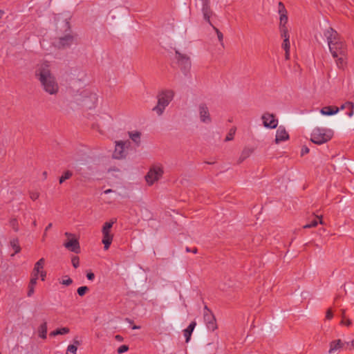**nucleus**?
I'll return each instance as SVG.
<instances>
[{
	"label": "nucleus",
	"mask_w": 354,
	"mask_h": 354,
	"mask_svg": "<svg viewBox=\"0 0 354 354\" xmlns=\"http://www.w3.org/2000/svg\"><path fill=\"white\" fill-rule=\"evenodd\" d=\"M333 136V130L324 127H315L310 135V140L317 145H322L329 141Z\"/></svg>",
	"instance_id": "7ed1b4c3"
},
{
	"label": "nucleus",
	"mask_w": 354,
	"mask_h": 354,
	"mask_svg": "<svg viewBox=\"0 0 354 354\" xmlns=\"http://www.w3.org/2000/svg\"><path fill=\"white\" fill-rule=\"evenodd\" d=\"M10 245L15 250V253H19L21 250V248L19 245V241L17 239H14L10 241Z\"/></svg>",
	"instance_id": "c85d7f7f"
},
{
	"label": "nucleus",
	"mask_w": 354,
	"mask_h": 354,
	"mask_svg": "<svg viewBox=\"0 0 354 354\" xmlns=\"http://www.w3.org/2000/svg\"><path fill=\"white\" fill-rule=\"evenodd\" d=\"M308 152H309V149L307 147H304L301 149V156H304V155L308 153Z\"/></svg>",
	"instance_id": "49530a36"
},
{
	"label": "nucleus",
	"mask_w": 354,
	"mask_h": 354,
	"mask_svg": "<svg viewBox=\"0 0 354 354\" xmlns=\"http://www.w3.org/2000/svg\"><path fill=\"white\" fill-rule=\"evenodd\" d=\"M69 331H70V329L68 328L64 327V328H58L55 330L52 331L50 333V335L53 337V336H56L58 335H65V334L68 333Z\"/></svg>",
	"instance_id": "a878e982"
},
{
	"label": "nucleus",
	"mask_w": 354,
	"mask_h": 354,
	"mask_svg": "<svg viewBox=\"0 0 354 354\" xmlns=\"http://www.w3.org/2000/svg\"><path fill=\"white\" fill-rule=\"evenodd\" d=\"M289 138V135L283 127L280 126L276 132L275 142L277 144L280 142L286 141Z\"/></svg>",
	"instance_id": "6ab92c4d"
},
{
	"label": "nucleus",
	"mask_w": 354,
	"mask_h": 354,
	"mask_svg": "<svg viewBox=\"0 0 354 354\" xmlns=\"http://www.w3.org/2000/svg\"><path fill=\"white\" fill-rule=\"evenodd\" d=\"M10 224L15 232H17L19 230L18 221L16 218L11 219L10 221Z\"/></svg>",
	"instance_id": "f704fd0d"
},
{
	"label": "nucleus",
	"mask_w": 354,
	"mask_h": 354,
	"mask_svg": "<svg viewBox=\"0 0 354 354\" xmlns=\"http://www.w3.org/2000/svg\"><path fill=\"white\" fill-rule=\"evenodd\" d=\"M346 55H339L338 57H335L336 59L335 62L336 65L339 68L343 69L346 65Z\"/></svg>",
	"instance_id": "4be33fe9"
},
{
	"label": "nucleus",
	"mask_w": 354,
	"mask_h": 354,
	"mask_svg": "<svg viewBox=\"0 0 354 354\" xmlns=\"http://www.w3.org/2000/svg\"><path fill=\"white\" fill-rule=\"evenodd\" d=\"M73 43V37L71 35H66L63 37H60L55 43V46L58 48H65L70 46Z\"/></svg>",
	"instance_id": "a211bd4d"
},
{
	"label": "nucleus",
	"mask_w": 354,
	"mask_h": 354,
	"mask_svg": "<svg viewBox=\"0 0 354 354\" xmlns=\"http://www.w3.org/2000/svg\"><path fill=\"white\" fill-rule=\"evenodd\" d=\"M89 98L94 105L97 101V95L95 93H89Z\"/></svg>",
	"instance_id": "58836bf2"
},
{
	"label": "nucleus",
	"mask_w": 354,
	"mask_h": 354,
	"mask_svg": "<svg viewBox=\"0 0 354 354\" xmlns=\"http://www.w3.org/2000/svg\"><path fill=\"white\" fill-rule=\"evenodd\" d=\"M281 38L283 39L281 44L282 48L285 50V59L288 60L290 59V35L288 32L283 30V33H280Z\"/></svg>",
	"instance_id": "2eb2a0df"
},
{
	"label": "nucleus",
	"mask_w": 354,
	"mask_h": 354,
	"mask_svg": "<svg viewBox=\"0 0 354 354\" xmlns=\"http://www.w3.org/2000/svg\"><path fill=\"white\" fill-rule=\"evenodd\" d=\"M324 35L326 38L329 50L333 57H338L339 55L347 54V47L345 41L336 30L329 28L324 31Z\"/></svg>",
	"instance_id": "f03ea898"
},
{
	"label": "nucleus",
	"mask_w": 354,
	"mask_h": 354,
	"mask_svg": "<svg viewBox=\"0 0 354 354\" xmlns=\"http://www.w3.org/2000/svg\"><path fill=\"white\" fill-rule=\"evenodd\" d=\"M3 15H4V11L2 10H0V19H1V17H3Z\"/></svg>",
	"instance_id": "864d4df0"
},
{
	"label": "nucleus",
	"mask_w": 354,
	"mask_h": 354,
	"mask_svg": "<svg viewBox=\"0 0 354 354\" xmlns=\"http://www.w3.org/2000/svg\"><path fill=\"white\" fill-rule=\"evenodd\" d=\"M346 350H352L354 349V339L351 342H346V346L345 347Z\"/></svg>",
	"instance_id": "79ce46f5"
},
{
	"label": "nucleus",
	"mask_w": 354,
	"mask_h": 354,
	"mask_svg": "<svg viewBox=\"0 0 354 354\" xmlns=\"http://www.w3.org/2000/svg\"><path fill=\"white\" fill-rule=\"evenodd\" d=\"M32 225H33V226H36V225H37V222H36V221H34L32 222Z\"/></svg>",
	"instance_id": "5fc2aeb1"
},
{
	"label": "nucleus",
	"mask_w": 354,
	"mask_h": 354,
	"mask_svg": "<svg viewBox=\"0 0 354 354\" xmlns=\"http://www.w3.org/2000/svg\"><path fill=\"white\" fill-rule=\"evenodd\" d=\"M77 348L75 345H69L67 348V354H76Z\"/></svg>",
	"instance_id": "c9c22d12"
},
{
	"label": "nucleus",
	"mask_w": 354,
	"mask_h": 354,
	"mask_svg": "<svg viewBox=\"0 0 354 354\" xmlns=\"http://www.w3.org/2000/svg\"><path fill=\"white\" fill-rule=\"evenodd\" d=\"M186 251L188 252H192L194 254H196V253H197L198 250H197L196 248H194L192 249H190L189 248L187 247L186 248Z\"/></svg>",
	"instance_id": "09e8293b"
},
{
	"label": "nucleus",
	"mask_w": 354,
	"mask_h": 354,
	"mask_svg": "<svg viewBox=\"0 0 354 354\" xmlns=\"http://www.w3.org/2000/svg\"><path fill=\"white\" fill-rule=\"evenodd\" d=\"M344 346H346V342H343L340 339L333 340L329 344L328 353L334 354L344 348Z\"/></svg>",
	"instance_id": "dca6fc26"
},
{
	"label": "nucleus",
	"mask_w": 354,
	"mask_h": 354,
	"mask_svg": "<svg viewBox=\"0 0 354 354\" xmlns=\"http://www.w3.org/2000/svg\"><path fill=\"white\" fill-rule=\"evenodd\" d=\"M65 236L68 238L67 241L64 243V246L69 251L78 254L80 252V246L78 240L75 235L66 232Z\"/></svg>",
	"instance_id": "6e6552de"
},
{
	"label": "nucleus",
	"mask_w": 354,
	"mask_h": 354,
	"mask_svg": "<svg viewBox=\"0 0 354 354\" xmlns=\"http://www.w3.org/2000/svg\"><path fill=\"white\" fill-rule=\"evenodd\" d=\"M253 150L250 148H245L240 156L239 162L243 161L245 159L248 158L252 153Z\"/></svg>",
	"instance_id": "cd10ccee"
},
{
	"label": "nucleus",
	"mask_w": 354,
	"mask_h": 354,
	"mask_svg": "<svg viewBox=\"0 0 354 354\" xmlns=\"http://www.w3.org/2000/svg\"><path fill=\"white\" fill-rule=\"evenodd\" d=\"M86 277L88 280H93L95 278V274L93 272H88L86 274Z\"/></svg>",
	"instance_id": "de8ad7c7"
},
{
	"label": "nucleus",
	"mask_w": 354,
	"mask_h": 354,
	"mask_svg": "<svg viewBox=\"0 0 354 354\" xmlns=\"http://www.w3.org/2000/svg\"><path fill=\"white\" fill-rule=\"evenodd\" d=\"M333 317V313L331 309H328L326 312V318L327 319H331Z\"/></svg>",
	"instance_id": "c03bdc74"
},
{
	"label": "nucleus",
	"mask_w": 354,
	"mask_h": 354,
	"mask_svg": "<svg viewBox=\"0 0 354 354\" xmlns=\"http://www.w3.org/2000/svg\"><path fill=\"white\" fill-rule=\"evenodd\" d=\"M317 219H319V223H321V224L323 223L322 220L321 218H319L318 216H317L310 223H308V224L305 225L304 226V228H311V227H316L317 225V224H318Z\"/></svg>",
	"instance_id": "c756f323"
},
{
	"label": "nucleus",
	"mask_w": 354,
	"mask_h": 354,
	"mask_svg": "<svg viewBox=\"0 0 354 354\" xmlns=\"http://www.w3.org/2000/svg\"><path fill=\"white\" fill-rule=\"evenodd\" d=\"M341 317H342V320H341V324L342 325H345L346 326H350L352 324L351 319H349L348 318L346 317V310L344 309H342L341 310Z\"/></svg>",
	"instance_id": "bb28decb"
},
{
	"label": "nucleus",
	"mask_w": 354,
	"mask_h": 354,
	"mask_svg": "<svg viewBox=\"0 0 354 354\" xmlns=\"http://www.w3.org/2000/svg\"><path fill=\"white\" fill-rule=\"evenodd\" d=\"M115 339L117 341H118V342H122L123 341V337L121 335H115Z\"/></svg>",
	"instance_id": "3c124183"
},
{
	"label": "nucleus",
	"mask_w": 354,
	"mask_h": 354,
	"mask_svg": "<svg viewBox=\"0 0 354 354\" xmlns=\"http://www.w3.org/2000/svg\"><path fill=\"white\" fill-rule=\"evenodd\" d=\"M72 264L75 268H77L79 266L80 264V260L79 257H74L71 259Z\"/></svg>",
	"instance_id": "ea45409f"
},
{
	"label": "nucleus",
	"mask_w": 354,
	"mask_h": 354,
	"mask_svg": "<svg viewBox=\"0 0 354 354\" xmlns=\"http://www.w3.org/2000/svg\"><path fill=\"white\" fill-rule=\"evenodd\" d=\"M174 97V92L171 90L162 91L158 95V104L153 108L158 115H161L165 108L169 104Z\"/></svg>",
	"instance_id": "20e7f679"
},
{
	"label": "nucleus",
	"mask_w": 354,
	"mask_h": 354,
	"mask_svg": "<svg viewBox=\"0 0 354 354\" xmlns=\"http://www.w3.org/2000/svg\"><path fill=\"white\" fill-rule=\"evenodd\" d=\"M211 26H212L213 29L215 30L219 41L222 42L223 39V33L217 28L214 26L212 24Z\"/></svg>",
	"instance_id": "e433bc0d"
},
{
	"label": "nucleus",
	"mask_w": 354,
	"mask_h": 354,
	"mask_svg": "<svg viewBox=\"0 0 354 354\" xmlns=\"http://www.w3.org/2000/svg\"><path fill=\"white\" fill-rule=\"evenodd\" d=\"M235 133H236V128H234V127L231 128L225 138V141L228 142V141L232 140L234 139Z\"/></svg>",
	"instance_id": "2f4dec72"
},
{
	"label": "nucleus",
	"mask_w": 354,
	"mask_h": 354,
	"mask_svg": "<svg viewBox=\"0 0 354 354\" xmlns=\"http://www.w3.org/2000/svg\"><path fill=\"white\" fill-rule=\"evenodd\" d=\"M175 59L182 71L186 72L191 68V60L188 55L176 50Z\"/></svg>",
	"instance_id": "9d476101"
},
{
	"label": "nucleus",
	"mask_w": 354,
	"mask_h": 354,
	"mask_svg": "<svg viewBox=\"0 0 354 354\" xmlns=\"http://www.w3.org/2000/svg\"><path fill=\"white\" fill-rule=\"evenodd\" d=\"M127 142L116 141L115 150L113 153V158L115 159H122L127 156V152L125 150V145Z\"/></svg>",
	"instance_id": "f8f14e48"
},
{
	"label": "nucleus",
	"mask_w": 354,
	"mask_h": 354,
	"mask_svg": "<svg viewBox=\"0 0 354 354\" xmlns=\"http://www.w3.org/2000/svg\"><path fill=\"white\" fill-rule=\"evenodd\" d=\"M203 318L208 330L214 331L217 328L216 319L206 306L204 308Z\"/></svg>",
	"instance_id": "9b49d317"
},
{
	"label": "nucleus",
	"mask_w": 354,
	"mask_h": 354,
	"mask_svg": "<svg viewBox=\"0 0 354 354\" xmlns=\"http://www.w3.org/2000/svg\"><path fill=\"white\" fill-rule=\"evenodd\" d=\"M349 111L346 113L348 117H352L354 114V109H348Z\"/></svg>",
	"instance_id": "8fccbe9b"
},
{
	"label": "nucleus",
	"mask_w": 354,
	"mask_h": 354,
	"mask_svg": "<svg viewBox=\"0 0 354 354\" xmlns=\"http://www.w3.org/2000/svg\"><path fill=\"white\" fill-rule=\"evenodd\" d=\"M129 136L132 141L134 142L136 145H138L140 143L141 133L139 131H130L129 132Z\"/></svg>",
	"instance_id": "b1692460"
},
{
	"label": "nucleus",
	"mask_w": 354,
	"mask_h": 354,
	"mask_svg": "<svg viewBox=\"0 0 354 354\" xmlns=\"http://www.w3.org/2000/svg\"><path fill=\"white\" fill-rule=\"evenodd\" d=\"M263 126L266 128L275 129L278 125V120L272 113H265L261 116Z\"/></svg>",
	"instance_id": "ddd939ff"
},
{
	"label": "nucleus",
	"mask_w": 354,
	"mask_h": 354,
	"mask_svg": "<svg viewBox=\"0 0 354 354\" xmlns=\"http://www.w3.org/2000/svg\"><path fill=\"white\" fill-rule=\"evenodd\" d=\"M38 333H39V336L41 338H42L44 339H45L46 338V335H47V324H46V322H44L39 326Z\"/></svg>",
	"instance_id": "393cba45"
},
{
	"label": "nucleus",
	"mask_w": 354,
	"mask_h": 354,
	"mask_svg": "<svg viewBox=\"0 0 354 354\" xmlns=\"http://www.w3.org/2000/svg\"><path fill=\"white\" fill-rule=\"evenodd\" d=\"M129 350V346L127 345H122L118 348V353L122 354Z\"/></svg>",
	"instance_id": "a19ab883"
},
{
	"label": "nucleus",
	"mask_w": 354,
	"mask_h": 354,
	"mask_svg": "<svg viewBox=\"0 0 354 354\" xmlns=\"http://www.w3.org/2000/svg\"><path fill=\"white\" fill-rule=\"evenodd\" d=\"M116 222L115 219H112L109 222L104 223L102 226V240L104 250H108L113 241V234L111 233V228L113 225Z\"/></svg>",
	"instance_id": "423d86ee"
},
{
	"label": "nucleus",
	"mask_w": 354,
	"mask_h": 354,
	"mask_svg": "<svg viewBox=\"0 0 354 354\" xmlns=\"http://www.w3.org/2000/svg\"><path fill=\"white\" fill-rule=\"evenodd\" d=\"M132 328L133 329H138V328H139V327L137 326H133Z\"/></svg>",
	"instance_id": "6e6d98bb"
},
{
	"label": "nucleus",
	"mask_w": 354,
	"mask_h": 354,
	"mask_svg": "<svg viewBox=\"0 0 354 354\" xmlns=\"http://www.w3.org/2000/svg\"><path fill=\"white\" fill-rule=\"evenodd\" d=\"M73 175L72 171L68 170L66 171L62 176L59 178V183H63L66 180L69 179Z\"/></svg>",
	"instance_id": "7c9ffc66"
},
{
	"label": "nucleus",
	"mask_w": 354,
	"mask_h": 354,
	"mask_svg": "<svg viewBox=\"0 0 354 354\" xmlns=\"http://www.w3.org/2000/svg\"><path fill=\"white\" fill-rule=\"evenodd\" d=\"M199 118L202 122L209 124L212 122L209 111L207 106L204 104H200L198 106Z\"/></svg>",
	"instance_id": "4468645a"
},
{
	"label": "nucleus",
	"mask_w": 354,
	"mask_h": 354,
	"mask_svg": "<svg viewBox=\"0 0 354 354\" xmlns=\"http://www.w3.org/2000/svg\"><path fill=\"white\" fill-rule=\"evenodd\" d=\"M341 110L343 109H354V103L351 102H346L344 104H343L340 108H339Z\"/></svg>",
	"instance_id": "473e14b6"
},
{
	"label": "nucleus",
	"mask_w": 354,
	"mask_h": 354,
	"mask_svg": "<svg viewBox=\"0 0 354 354\" xmlns=\"http://www.w3.org/2000/svg\"><path fill=\"white\" fill-rule=\"evenodd\" d=\"M60 283L65 286H69L73 283V281L70 277L66 276L65 279H63Z\"/></svg>",
	"instance_id": "4c0bfd02"
},
{
	"label": "nucleus",
	"mask_w": 354,
	"mask_h": 354,
	"mask_svg": "<svg viewBox=\"0 0 354 354\" xmlns=\"http://www.w3.org/2000/svg\"><path fill=\"white\" fill-rule=\"evenodd\" d=\"M52 227V223H49L45 228V232L43 235V239H42V241H44L46 236V231H48V230H50Z\"/></svg>",
	"instance_id": "a18cd8bd"
},
{
	"label": "nucleus",
	"mask_w": 354,
	"mask_h": 354,
	"mask_svg": "<svg viewBox=\"0 0 354 354\" xmlns=\"http://www.w3.org/2000/svg\"><path fill=\"white\" fill-rule=\"evenodd\" d=\"M35 77L39 80L44 91L50 95H56L59 91V84L51 73L50 64L45 62L37 65Z\"/></svg>",
	"instance_id": "f257e3e1"
},
{
	"label": "nucleus",
	"mask_w": 354,
	"mask_h": 354,
	"mask_svg": "<svg viewBox=\"0 0 354 354\" xmlns=\"http://www.w3.org/2000/svg\"><path fill=\"white\" fill-rule=\"evenodd\" d=\"M164 174L163 166L160 163L152 165L147 172L145 180L149 185H153L158 181Z\"/></svg>",
	"instance_id": "39448f33"
},
{
	"label": "nucleus",
	"mask_w": 354,
	"mask_h": 354,
	"mask_svg": "<svg viewBox=\"0 0 354 354\" xmlns=\"http://www.w3.org/2000/svg\"><path fill=\"white\" fill-rule=\"evenodd\" d=\"M113 192V190H112V189H108L105 190V191L104 192V193L105 194H109V193H111V192Z\"/></svg>",
	"instance_id": "603ef678"
},
{
	"label": "nucleus",
	"mask_w": 354,
	"mask_h": 354,
	"mask_svg": "<svg viewBox=\"0 0 354 354\" xmlns=\"http://www.w3.org/2000/svg\"><path fill=\"white\" fill-rule=\"evenodd\" d=\"M196 325L195 322H192L186 329L183 330L184 336L185 337L186 342H188L190 339L192 333Z\"/></svg>",
	"instance_id": "412c9836"
},
{
	"label": "nucleus",
	"mask_w": 354,
	"mask_h": 354,
	"mask_svg": "<svg viewBox=\"0 0 354 354\" xmlns=\"http://www.w3.org/2000/svg\"><path fill=\"white\" fill-rule=\"evenodd\" d=\"M202 12L203 15L204 19L212 25L210 17L212 15V11L210 8V1L209 0H203V7Z\"/></svg>",
	"instance_id": "f3484780"
},
{
	"label": "nucleus",
	"mask_w": 354,
	"mask_h": 354,
	"mask_svg": "<svg viewBox=\"0 0 354 354\" xmlns=\"http://www.w3.org/2000/svg\"><path fill=\"white\" fill-rule=\"evenodd\" d=\"M44 258H41L34 266L31 273V277L37 279L40 277L41 281H44L46 277V272L44 270L45 265Z\"/></svg>",
	"instance_id": "0eeeda50"
},
{
	"label": "nucleus",
	"mask_w": 354,
	"mask_h": 354,
	"mask_svg": "<svg viewBox=\"0 0 354 354\" xmlns=\"http://www.w3.org/2000/svg\"><path fill=\"white\" fill-rule=\"evenodd\" d=\"M339 109L336 106H324L320 110V113L324 115H333L337 113Z\"/></svg>",
	"instance_id": "aec40b11"
},
{
	"label": "nucleus",
	"mask_w": 354,
	"mask_h": 354,
	"mask_svg": "<svg viewBox=\"0 0 354 354\" xmlns=\"http://www.w3.org/2000/svg\"><path fill=\"white\" fill-rule=\"evenodd\" d=\"M278 12L279 14V31L280 33H283V30L288 32V29L286 26L288 22L287 11L285 6L282 2H279L278 4Z\"/></svg>",
	"instance_id": "1a4fd4ad"
},
{
	"label": "nucleus",
	"mask_w": 354,
	"mask_h": 354,
	"mask_svg": "<svg viewBox=\"0 0 354 354\" xmlns=\"http://www.w3.org/2000/svg\"><path fill=\"white\" fill-rule=\"evenodd\" d=\"M88 291V288L87 286H81L77 288V294L82 297Z\"/></svg>",
	"instance_id": "72a5a7b5"
},
{
	"label": "nucleus",
	"mask_w": 354,
	"mask_h": 354,
	"mask_svg": "<svg viewBox=\"0 0 354 354\" xmlns=\"http://www.w3.org/2000/svg\"><path fill=\"white\" fill-rule=\"evenodd\" d=\"M37 279H35L34 278H30V282L28 286V292H27V296L28 297H32V295L35 292V288L37 285Z\"/></svg>",
	"instance_id": "5701e85b"
},
{
	"label": "nucleus",
	"mask_w": 354,
	"mask_h": 354,
	"mask_svg": "<svg viewBox=\"0 0 354 354\" xmlns=\"http://www.w3.org/2000/svg\"><path fill=\"white\" fill-rule=\"evenodd\" d=\"M39 196V194L37 192H31L30 193V197L32 201L37 200Z\"/></svg>",
	"instance_id": "37998d69"
}]
</instances>
